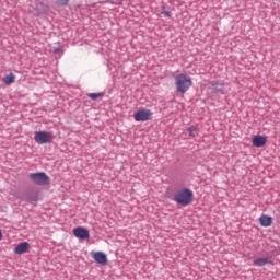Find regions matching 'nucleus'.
Wrapping results in <instances>:
<instances>
[{"instance_id": "nucleus-1", "label": "nucleus", "mask_w": 280, "mask_h": 280, "mask_svg": "<svg viewBox=\"0 0 280 280\" xmlns=\"http://www.w3.org/2000/svg\"><path fill=\"white\" fill-rule=\"evenodd\" d=\"M173 199L177 202V205L187 207L194 202V191L188 188H182L175 192Z\"/></svg>"}, {"instance_id": "nucleus-2", "label": "nucleus", "mask_w": 280, "mask_h": 280, "mask_svg": "<svg viewBox=\"0 0 280 280\" xmlns=\"http://www.w3.org/2000/svg\"><path fill=\"white\" fill-rule=\"evenodd\" d=\"M191 77L182 73L175 78V86L178 93H185L191 86Z\"/></svg>"}, {"instance_id": "nucleus-3", "label": "nucleus", "mask_w": 280, "mask_h": 280, "mask_svg": "<svg viewBox=\"0 0 280 280\" xmlns=\"http://www.w3.org/2000/svg\"><path fill=\"white\" fill-rule=\"evenodd\" d=\"M35 142L39 145H45L47 143H51L54 141V133L49 131H36L34 136Z\"/></svg>"}, {"instance_id": "nucleus-4", "label": "nucleus", "mask_w": 280, "mask_h": 280, "mask_svg": "<svg viewBox=\"0 0 280 280\" xmlns=\"http://www.w3.org/2000/svg\"><path fill=\"white\" fill-rule=\"evenodd\" d=\"M28 177L32 179L34 185H49V176L47 173H31Z\"/></svg>"}, {"instance_id": "nucleus-5", "label": "nucleus", "mask_w": 280, "mask_h": 280, "mask_svg": "<svg viewBox=\"0 0 280 280\" xmlns=\"http://www.w3.org/2000/svg\"><path fill=\"white\" fill-rule=\"evenodd\" d=\"M135 121H150L152 119V112L150 109H142L133 115Z\"/></svg>"}, {"instance_id": "nucleus-6", "label": "nucleus", "mask_w": 280, "mask_h": 280, "mask_svg": "<svg viewBox=\"0 0 280 280\" xmlns=\"http://www.w3.org/2000/svg\"><path fill=\"white\" fill-rule=\"evenodd\" d=\"M74 237H78L79 240H89L90 233L86 230V228L79 226L73 230Z\"/></svg>"}, {"instance_id": "nucleus-7", "label": "nucleus", "mask_w": 280, "mask_h": 280, "mask_svg": "<svg viewBox=\"0 0 280 280\" xmlns=\"http://www.w3.org/2000/svg\"><path fill=\"white\" fill-rule=\"evenodd\" d=\"M93 259L94 261H96V264H100L101 266H106V264H108V258L103 252H95L93 254Z\"/></svg>"}, {"instance_id": "nucleus-8", "label": "nucleus", "mask_w": 280, "mask_h": 280, "mask_svg": "<svg viewBox=\"0 0 280 280\" xmlns=\"http://www.w3.org/2000/svg\"><path fill=\"white\" fill-rule=\"evenodd\" d=\"M27 250H30V243H27V242L20 243L14 248L15 255H24V253H27Z\"/></svg>"}, {"instance_id": "nucleus-9", "label": "nucleus", "mask_w": 280, "mask_h": 280, "mask_svg": "<svg viewBox=\"0 0 280 280\" xmlns=\"http://www.w3.org/2000/svg\"><path fill=\"white\" fill-rule=\"evenodd\" d=\"M252 143L254 148H264L266 145V138L264 136H254Z\"/></svg>"}, {"instance_id": "nucleus-10", "label": "nucleus", "mask_w": 280, "mask_h": 280, "mask_svg": "<svg viewBox=\"0 0 280 280\" xmlns=\"http://www.w3.org/2000/svg\"><path fill=\"white\" fill-rule=\"evenodd\" d=\"M259 223H260V226H265V228L272 226V217L268 214H262L259 218Z\"/></svg>"}, {"instance_id": "nucleus-11", "label": "nucleus", "mask_w": 280, "mask_h": 280, "mask_svg": "<svg viewBox=\"0 0 280 280\" xmlns=\"http://www.w3.org/2000/svg\"><path fill=\"white\" fill-rule=\"evenodd\" d=\"M268 264H272V258L270 257H260L254 260V266H258L261 268L262 266H266Z\"/></svg>"}, {"instance_id": "nucleus-12", "label": "nucleus", "mask_w": 280, "mask_h": 280, "mask_svg": "<svg viewBox=\"0 0 280 280\" xmlns=\"http://www.w3.org/2000/svg\"><path fill=\"white\" fill-rule=\"evenodd\" d=\"M15 81H16V75H14V73H9L3 78L4 84H9V85L14 84Z\"/></svg>"}, {"instance_id": "nucleus-13", "label": "nucleus", "mask_w": 280, "mask_h": 280, "mask_svg": "<svg viewBox=\"0 0 280 280\" xmlns=\"http://www.w3.org/2000/svg\"><path fill=\"white\" fill-rule=\"evenodd\" d=\"M211 85L215 91H222V89H224V83H219L217 81H212Z\"/></svg>"}, {"instance_id": "nucleus-14", "label": "nucleus", "mask_w": 280, "mask_h": 280, "mask_svg": "<svg viewBox=\"0 0 280 280\" xmlns=\"http://www.w3.org/2000/svg\"><path fill=\"white\" fill-rule=\"evenodd\" d=\"M161 14L163 16H165V19H172V13H170V11H167L166 7H162L161 8Z\"/></svg>"}, {"instance_id": "nucleus-15", "label": "nucleus", "mask_w": 280, "mask_h": 280, "mask_svg": "<svg viewBox=\"0 0 280 280\" xmlns=\"http://www.w3.org/2000/svg\"><path fill=\"white\" fill-rule=\"evenodd\" d=\"M88 97H90V100H100V97H104V93H90Z\"/></svg>"}, {"instance_id": "nucleus-16", "label": "nucleus", "mask_w": 280, "mask_h": 280, "mask_svg": "<svg viewBox=\"0 0 280 280\" xmlns=\"http://www.w3.org/2000/svg\"><path fill=\"white\" fill-rule=\"evenodd\" d=\"M28 200H30V202H38V194L35 192L33 195H30Z\"/></svg>"}, {"instance_id": "nucleus-17", "label": "nucleus", "mask_w": 280, "mask_h": 280, "mask_svg": "<svg viewBox=\"0 0 280 280\" xmlns=\"http://www.w3.org/2000/svg\"><path fill=\"white\" fill-rule=\"evenodd\" d=\"M188 132H189L190 137H196V135L194 133V132H196V127H194V126L189 127Z\"/></svg>"}, {"instance_id": "nucleus-18", "label": "nucleus", "mask_w": 280, "mask_h": 280, "mask_svg": "<svg viewBox=\"0 0 280 280\" xmlns=\"http://www.w3.org/2000/svg\"><path fill=\"white\" fill-rule=\"evenodd\" d=\"M57 3L59 5H68L69 4V0H57Z\"/></svg>"}, {"instance_id": "nucleus-19", "label": "nucleus", "mask_w": 280, "mask_h": 280, "mask_svg": "<svg viewBox=\"0 0 280 280\" xmlns=\"http://www.w3.org/2000/svg\"><path fill=\"white\" fill-rule=\"evenodd\" d=\"M0 240H3V233L0 230Z\"/></svg>"}]
</instances>
